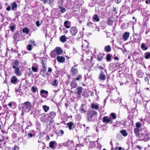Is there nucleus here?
<instances>
[{"instance_id":"6ab92c4d","label":"nucleus","mask_w":150,"mask_h":150,"mask_svg":"<svg viewBox=\"0 0 150 150\" xmlns=\"http://www.w3.org/2000/svg\"><path fill=\"white\" fill-rule=\"evenodd\" d=\"M56 142L55 141H51L49 143V147L51 149H55L56 147H54V145L55 144Z\"/></svg>"},{"instance_id":"864d4df0","label":"nucleus","mask_w":150,"mask_h":150,"mask_svg":"<svg viewBox=\"0 0 150 150\" xmlns=\"http://www.w3.org/2000/svg\"><path fill=\"white\" fill-rule=\"evenodd\" d=\"M82 78V76L81 75H80L78 77H76V79H75V80H79L80 79H81Z\"/></svg>"},{"instance_id":"603ef678","label":"nucleus","mask_w":150,"mask_h":150,"mask_svg":"<svg viewBox=\"0 0 150 150\" xmlns=\"http://www.w3.org/2000/svg\"><path fill=\"white\" fill-rule=\"evenodd\" d=\"M57 80L56 79H55L54 80L53 83L52 84V85L54 86H56L57 85V83H56L57 82Z\"/></svg>"},{"instance_id":"4c0bfd02","label":"nucleus","mask_w":150,"mask_h":150,"mask_svg":"<svg viewBox=\"0 0 150 150\" xmlns=\"http://www.w3.org/2000/svg\"><path fill=\"white\" fill-rule=\"evenodd\" d=\"M91 107L93 109H95L96 110L99 107V106L97 104L94 105V104H92L91 105Z\"/></svg>"},{"instance_id":"b1692460","label":"nucleus","mask_w":150,"mask_h":150,"mask_svg":"<svg viewBox=\"0 0 150 150\" xmlns=\"http://www.w3.org/2000/svg\"><path fill=\"white\" fill-rule=\"evenodd\" d=\"M11 9L13 10H16L17 6V4L15 3H12L11 4Z\"/></svg>"},{"instance_id":"8fccbe9b","label":"nucleus","mask_w":150,"mask_h":150,"mask_svg":"<svg viewBox=\"0 0 150 150\" xmlns=\"http://www.w3.org/2000/svg\"><path fill=\"white\" fill-rule=\"evenodd\" d=\"M19 148V147L16 145H15L12 150H18Z\"/></svg>"},{"instance_id":"473e14b6","label":"nucleus","mask_w":150,"mask_h":150,"mask_svg":"<svg viewBox=\"0 0 150 150\" xmlns=\"http://www.w3.org/2000/svg\"><path fill=\"white\" fill-rule=\"evenodd\" d=\"M144 135V132L142 133V132H140L139 134H136V137L137 138H141L143 137V136Z\"/></svg>"},{"instance_id":"f257e3e1","label":"nucleus","mask_w":150,"mask_h":150,"mask_svg":"<svg viewBox=\"0 0 150 150\" xmlns=\"http://www.w3.org/2000/svg\"><path fill=\"white\" fill-rule=\"evenodd\" d=\"M22 105V108L23 112H28L31 110L32 104L29 101L25 102Z\"/></svg>"},{"instance_id":"412c9836","label":"nucleus","mask_w":150,"mask_h":150,"mask_svg":"<svg viewBox=\"0 0 150 150\" xmlns=\"http://www.w3.org/2000/svg\"><path fill=\"white\" fill-rule=\"evenodd\" d=\"M8 105L9 108H14L16 105V103L14 102H11L8 104Z\"/></svg>"},{"instance_id":"6e6552de","label":"nucleus","mask_w":150,"mask_h":150,"mask_svg":"<svg viewBox=\"0 0 150 150\" xmlns=\"http://www.w3.org/2000/svg\"><path fill=\"white\" fill-rule=\"evenodd\" d=\"M106 78V76L104 74V71H103L101 70L100 71V76L99 77V79L101 81H104L105 80Z\"/></svg>"},{"instance_id":"ddd939ff","label":"nucleus","mask_w":150,"mask_h":150,"mask_svg":"<svg viewBox=\"0 0 150 150\" xmlns=\"http://www.w3.org/2000/svg\"><path fill=\"white\" fill-rule=\"evenodd\" d=\"M55 49V51L56 52L57 55H60L62 52L63 50L60 47H56Z\"/></svg>"},{"instance_id":"a19ab883","label":"nucleus","mask_w":150,"mask_h":150,"mask_svg":"<svg viewBox=\"0 0 150 150\" xmlns=\"http://www.w3.org/2000/svg\"><path fill=\"white\" fill-rule=\"evenodd\" d=\"M42 107L43 108V109L44 110L45 112H47L48 110L49 109V107L47 106L46 105H43Z\"/></svg>"},{"instance_id":"c85d7f7f","label":"nucleus","mask_w":150,"mask_h":150,"mask_svg":"<svg viewBox=\"0 0 150 150\" xmlns=\"http://www.w3.org/2000/svg\"><path fill=\"white\" fill-rule=\"evenodd\" d=\"M110 117H111V119H112V120L115 119L117 117L116 115L114 113H111L110 115Z\"/></svg>"},{"instance_id":"aec40b11","label":"nucleus","mask_w":150,"mask_h":150,"mask_svg":"<svg viewBox=\"0 0 150 150\" xmlns=\"http://www.w3.org/2000/svg\"><path fill=\"white\" fill-rule=\"evenodd\" d=\"M59 39L60 41L64 43L67 41L66 37L64 35L60 36Z\"/></svg>"},{"instance_id":"39448f33","label":"nucleus","mask_w":150,"mask_h":150,"mask_svg":"<svg viewBox=\"0 0 150 150\" xmlns=\"http://www.w3.org/2000/svg\"><path fill=\"white\" fill-rule=\"evenodd\" d=\"M103 122L104 123H109L110 124H112L113 123L112 119H111V117H109L108 116H104L103 118Z\"/></svg>"},{"instance_id":"5701e85b","label":"nucleus","mask_w":150,"mask_h":150,"mask_svg":"<svg viewBox=\"0 0 150 150\" xmlns=\"http://www.w3.org/2000/svg\"><path fill=\"white\" fill-rule=\"evenodd\" d=\"M87 25L91 28H94L96 26L95 23L91 22H88L87 23Z\"/></svg>"},{"instance_id":"423d86ee","label":"nucleus","mask_w":150,"mask_h":150,"mask_svg":"<svg viewBox=\"0 0 150 150\" xmlns=\"http://www.w3.org/2000/svg\"><path fill=\"white\" fill-rule=\"evenodd\" d=\"M12 67L13 69H15L14 71L17 76H20L22 74L20 71V68L18 67H16L14 66Z\"/></svg>"},{"instance_id":"a18cd8bd","label":"nucleus","mask_w":150,"mask_h":150,"mask_svg":"<svg viewBox=\"0 0 150 150\" xmlns=\"http://www.w3.org/2000/svg\"><path fill=\"white\" fill-rule=\"evenodd\" d=\"M32 46L31 45H29L27 46V49L29 51H30L32 50Z\"/></svg>"},{"instance_id":"7c9ffc66","label":"nucleus","mask_w":150,"mask_h":150,"mask_svg":"<svg viewBox=\"0 0 150 150\" xmlns=\"http://www.w3.org/2000/svg\"><path fill=\"white\" fill-rule=\"evenodd\" d=\"M32 70L35 72H36L38 71V66H32L31 68Z\"/></svg>"},{"instance_id":"f03ea898","label":"nucleus","mask_w":150,"mask_h":150,"mask_svg":"<svg viewBox=\"0 0 150 150\" xmlns=\"http://www.w3.org/2000/svg\"><path fill=\"white\" fill-rule=\"evenodd\" d=\"M87 119L88 121H91L92 117L94 115H97L96 111L94 110H89L87 113Z\"/></svg>"},{"instance_id":"37998d69","label":"nucleus","mask_w":150,"mask_h":150,"mask_svg":"<svg viewBox=\"0 0 150 150\" xmlns=\"http://www.w3.org/2000/svg\"><path fill=\"white\" fill-rule=\"evenodd\" d=\"M139 129L137 128H135L134 130V133L135 134L136 136V134H138L139 133Z\"/></svg>"},{"instance_id":"9b49d317","label":"nucleus","mask_w":150,"mask_h":150,"mask_svg":"<svg viewBox=\"0 0 150 150\" xmlns=\"http://www.w3.org/2000/svg\"><path fill=\"white\" fill-rule=\"evenodd\" d=\"M18 81V79L16 76H13L11 78V82L13 84H16Z\"/></svg>"},{"instance_id":"393cba45","label":"nucleus","mask_w":150,"mask_h":150,"mask_svg":"<svg viewBox=\"0 0 150 150\" xmlns=\"http://www.w3.org/2000/svg\"><path fill=\"white\" fill-rule=\"evenodd\" d=\"M57 53L54 50H53L50 53V56L52 58H54L56 57L57 55Z\"/></svg>"},{"instance_id":"6e6d98bb","label":"nucleus","mask_w":150,"mask_h":150,"mask_svg":"<svg viewBox=\"0 0 150 150\" xmlns=\"http://www.w3.org/2000/svg\"><path fill=\"white\" fill-rule=\"evenodd\" d=\"M145 47V46L144 43H143L142 44L141 46V47L142 49L143 50H144V48Z\"/></svg>"},{"instance_id":"774afa93","label":"nucleus","mask_w":150,"mask_h":150,"mask_svg":"<svg viewBox=\"0 0 150 150\" xmlns=\"http://www.w3.org/2000/svg\"><path fill=\"white\" fill-rule=\"evenodd\" d=\"M115 67H117L118 66L119 64L117 63H115Z\"/></svg>"},{"instance_id":"3c124183","label":"nucleus","mask_w":150,"mask_h":150,"mask_svg":"<svg viewBox=\"0 0 150 150\" xmlns=\"http://www.w3.org/2000/svg\"><path fill=\"white\" fill-rule=\"evenodd\" d=\"M97 67L100 70H103L104 69L101 66L99 65V64H97Z\"/></svg>"},{"instance_id":"c03bdc74","label":"nucleus","mask_w":150,"mask_h":150,"mask_svg":"<svg viewBox=\"0 0 150 150\" xmlns=\"http://www.w3.org/2000/svg\"><path fill=\"white\" fill-rule=\"evenodd\" d=\"M111 56L109 54H108L107 55L106 59L108 61H110L111 59Z\"/></svg>"},{"instance_id":"f704fd0d","label":"nucleus","mask_w":150,"mask_h":150,"mask_svg":"<svg viewBox=\"0 0 150 150\" xmlns=\"http://www.w3.org/2000/svg\"><path fill=\"white\" fill-rule=\"evenodd\" d=\"M78 91L77 92V93L79 95L81 94L82 92V88L81 87H79L77 88Z\"/></svg>"},{"instance_id":"bf43d9fd","label":"nucleus","mask_w":150,"mask_h":150,"mask_svg":"<svg viewBox=\"0 0 150 150\" xmlns=\"http://www.w3.org/2000/svg\"><path fill=\"white\" fill-rule=\"evenodd\" d=\"M69 141V140H68L66 142H64L63 143V144L65 146H67V143Z\"/></svg>"},{"instance_id":"69168bd1","label":"nucleus","mask_w":150,"mask_h":150,"mask_svg":"<svg viewBox=\"0 0 150 150\" xmlns=\"http://www.w3.org/2000/svg\"><path fill=\"white\" fill-rule=\"evenodd\" d=\"M60 133L61 134H63L64 133V131L62 130H61L60 131Z\"/></svg>"},{"instance_id":"0eeeda50","label":"nucleus","mask_w":150,"mask_h":150,"mask_svg":"<svg viewBox=\"0 0 150 150\" xmlns=\"http://www.w3.org/2000/svg\"><path fill=\"white\" fill-rule=\"evenodd\" d=\"M78 32L77 28L75 27H72L70 29V33L73 36H75L76 35Z\"/></svg>"},{"instance_id":"2f4dec72","label":"nucleus","mask_w":150,"mask_h":150,"mask_svg":"<svg viewBox=\"0 0 150 150\" xmlns=\"http://www.w3.org/2000/svg\"><path fill=\"white\" fill-rule=\"evenodd\" d=\"M145 58L146 59H148L150 58V52H147L144 54Z\"/></svg>"},{"instance_id":"ea45409f","label":"nucleus","mask_w":150,"mask_h":150,"mask_svg":"<svg viewBox=\"0 0 150 150\" xmlns=\"http://www.w3.org/2000/svg\"><path fill=\"white\" fill-rule=\"evenodd\" d=\"M16 27V25L15 24H14L10 26V29L11 31L13 32L14 30L15 29Z\"/></svg>"},{"instance_id":"7ed1b4c3","label":"nucleus","mask_w":150,"mask_h":150,"mask_svg":"<svg viewBox=\"0 0 150 150\" xmlns=\"http://www.w3.org/2000/svg\"><path fill=\"white\" fill-rule=\"evenodd\" d=\"M141 131H144L145 133V135L142 138L141 140H144V141H149L150 139V137L149 136L150 135V134L147 131L145 130V129H144V128L143 129H141Z\"/></svg>"},{"instance_id":"f8f14e48","label":"nucleus","mask_w":150,"mask_h":150,"mask_svg":"<svg viewBox=\"0 0 150 150\" xmlns=\"http://www.w3.org/2000/svg\"><path fill=\"white\" fill-rule=\"evenodd\" d=\"M77 85V84L75 80L74 79H73L71 82L70 86L71 87V89L76 87Z\"/></svg>"},{"instance_id":"dca6fc26","label":"nucleus","mask_w":150,"mask_h":150,"mask_svg":"<svg viewBox=\"0 0 150 150\" xmlns=\"http://www.w3.org/2000/svg\"><path fill=\"white\" fill-rule=\"evenodd\" d=\"M77 65L73 66L72 67L71 69V73L74 75L76 74L78 72V70L77 69L75 68V67Z\"/></svg>"},{"instance_id":"f3484780","label":"nucleus","mask_w":150,"mask_h":150,"mask_svg":"<svg viewBox=\"0 0 150 150\" xmlns=\"http://www.w3.org/2000/svg\"><path fill=\"white\" fill-rule=\"evenodd\" d=\"M43 4H45L47 3L51 5L54 0H40Z\"/></svg>"},{"instance_id":"680f3d73","label":"nucleus","mask_w":150,"mask_h":150,"mask_svg":"<svg viewBox=\"0 0 150 150\" xmlns=\"http://www.w3.org/2000/svg\"><path fill=\"white\" fill-rule=\"evenodd\" d=\"M52 69L51 68H50V67H48V71L49 72H50L52 71Z\"/></svg>"},{"instance_id":"79ce46f5","label":"nucleus","mask_w":150,"mask_h":150,"mask_svg":"<svg viewBox=\"0 0 150 150\" xmlns=\"http://www.w3.org/2000/svg\"><path fill=\"white\" fill-rule=\"evenodd\" d=\"M85 106V105L83 104H82L81 105V106L80 108V110L83 111L84 113L86 112V111L85 110L84 108H83V107Z\"/></svg>"},{"instance_id":"e433bc0d","label":"nucleus","mask_w":150,"mask_h":150,"mask_svg":"<svg viewBox=\"0 0 150 150\" xmlns=\"http://www.w3.org/2000/svg\"><path fill=\"white\" fill-rule=\"evenodd\" d=\"M31 90L33 93H35L38 90V88L34 86H33L31 87Z\"/></svg>"},{"instance_id":"1a4fd4ad","label":"nucleus","mask_w":150,"mask_h":150,"mask_svg":"<svg viewBox=\"0 0 150 150\" xmlns=\"http://www.w3.org/2000/svg\"><path fill=\"white\" fill-rule=\"evenodd\" d=\"M130 33L128 32L124 33L122 36V38L124 41L127 40L129 37Z\"/></svg>"},{"instance_id":"2eb2a0df","label":"nucleus","mask_w":150,"mask_h":150,"mask_svg":"<svg viewBox=\"0 0 150 150\" xmlns=\"http://www.w3.org/2000/svg\"><path fill=\"white\" fill-rule=\"evenodd\" d=\"M57 59L58 62L63 63L65 60L64 57L62 56H57Z\"/></svg>"},{"instance_id":"cd10ccee","label":"nucleus","mask_w":150,"mask_h":150,"mask_svg":"<svg viewBox=\"0 0 150 150\" xmlns=\"http://www.w3.org/2000/svg\"><path fill=\"white\" fill-rule=\"evenodd\" d=\"M120 133L124 137H126L127 135V133L126 130L123 129L120 131Z\"/></svg>"},{"instance_id":"13d9d810","label":"nucleus","mask_w":150,"mask_h":150,"mask_svg":"<svg viewBox=\"0 0 150 150\" xmlns=\"http://www.w3.org/2000/svg\"><path fill=\"white\" fill-rule=\"evenodd\" d=\"M33 136V134L31 133H29L28 134V136L29 138L32 137Z\"/></svg>"},{"instance_id":"a211bd4d","label":"nucleus","mask_w":150,"mask_h":150,"mask_svg":"<svg viewBox=\"0 0 150 150\" xmlns=\"http://www.w3.org/2000/svg\"><path fill=\"white\" fill-rule=\"evenodd\" d=\"M64 26L67 28H69L71 26V23L69 21H66L64 23Z\"/></svg>"},{"instance_id":"4468645a","label":"nucleus","mask_w":150,"mask_h":150,"mask_svg":"<svg viewBox=\"0 0 150 150\" xmlns=\"http://www.w3.org/2000/svg\"><path fill=\"white\" fill-rule=\"evenodd\" d=\"M104 55L102 54H100L97 55L96 59L99 62L101 61L103 59Z\"/></svg>"},{"instance_id":"c9c22d12","label":"nucleus","mask_w":150,"mask_h":150,"mask_svg":"<svg viewBox=\"0 0 150 150\" xmlns=\"http://www.w3.org/2000/svg\"><path fill=\"white\" fill-rule=\"evenodd\" d=\"M59 8L60 11L62 13H63L66 11V8L61 6L59 7Z\"/></svg>"},{"instance_id":"58836bf2","label":"nucleus","mask_w":150,"mask_h":150,"mask_svg":"<svg viewBox=\"0 0 150 150\" xmlns=\"http://www.w3.org/2000/svg\"><path fill=\"white\" fill-rule=\"evenodd\" d=\"M29 29L27 27H25L23 30V32L25 33L26 34H28L29 33Z\"/></svg>"},{"instance_id":"c756f323","label":"nucleus","mask_w":150,"mask_h":150,"mask_svg":"<svg viewBox=\"0 0 150 150\" xmlns=\"http://www.w3.org/2000/svg\"><path fill=\"white\" fill-rule=\"evenodd\" d=\"M93 20L97 22H98L100 20V19L97 14H94L93 16Z\"/></svg>"},{"instance_id":"4be33fe9","label":"nucleus","mask_w":150,"mask_h":150,"mask_svg":"<svg viewBox=\"0 0 150 150\" xmlns=\"http://www.w3.org/2000/svg\"><path fill=\"white\" fill-rule=\"evenodd\" d=\"M12 64H13L12 67L15 66V67H18V66L19 65V62L17 60H14Z\"/></svg>"},{"instance_id":"72a5a7b5","label":"nucleus","mask_w":150,"mask_h":150,"mask_svg":"<svg viewBox=\"0 0 150 150\" xmlns=\"http://www.w3.org/2000/svg\"><path fill=\"white\" fill-rule=\"evenodd\" d=\"M56 115V113L54 112H52L49 114V117L53 118Z\"/></svg>"},{"instance_id":"5fc2aeb1","label":"nucleus","mask_w":150,"mask_h":150,"mask_svg":"<svg viewBox=\"0 0 150 150\" xmlns=\"http://www.w3.org/2000/svg\"><path fill=\"white\" fill-rule=\"evenodd\" d=\"M36 23L37 26L38 27L40 26V21H36Z\"/></svg>"},{"instance_id":"e2e57ef3","label":"nucleus","mask_w":150,"mask_h":150,"mask_svg":"<svg viewBox=\"0 0 150 150\" xmlns=\"http://www.w3.org/2000/svg\"><path fill=\"white\" fill-rule=\"evenodd\" d=\"M137 147L138 148H139L140 150L142 149V147L141 146H139V145H137Z\"/></svg>"},{"instance_id":"052dcab7","label":"nucleus","mask_w":150,"mask_h":150,"mask_svg":"<svg viewBox=\"0 0 150 150\" xmlns=\"http://www.w3.org/2000/svg\"><path fill=\"white\" fill-rule=\"evenodd\" d=\"M6 9L8 11H9L11 10V7L10 6H9L6 8Z\"/></svg>"},{"instance_id":"de8ad7c7","label":"nucleus","mask_w":150,"mask_h":150,"mask_svg":"<svg viewBox=\"0 0 150 150\" xmlns=\"http://www.w3.org/2000/svg\"><path fill=\"white\" fill-rule=\"evenodd\" d=\"M46 67L45 64H44L43 66V67L42 69V71L43 72H45L46 71Z\"/></svg>"},{"instance_id":"bb28decb","label":"nucleus","mask_w":150,"mask_h":150,"mask_svg":"<svg viewBox=\"0 0 150 150\" xmlns=\"http://www.w3.org/2000/svg\"><path fill=\"white\" fill-rule=\"evenodd\" d=\"M104 50L105 51L107 52H109L111 50L110 47L109 45H108L105 47Z\"/></svg>"},{"instance_id":"4d7b16f0","label":"nucleus","mask_w":150,"mask_h":150,"mask_svg":"<svg viewBox=\"0 0 150 150\" xmlns=\"http://www.w3.org/2000/svg\"><path fill=\"white\" fill-rule=\"evenodd\" d=\"M30 43L32 45L35 46V42L34 41L30 40Z\"/></svg>"},{"instance_id":"09e8293b","label":"nucleus","mask_w":150,"mask_h":150,"mask_svg":"<svg viewBox=\"0 0 150 150\" xmlns=\"http://www.w3.org/2000/svg\"><path fill=\"white\" fill-rule=\"evenodd\" d=\"M136 126L137 128H139L141 126V123L140 122H137L136 123Z\"/></svg>"},{"instance_id":"20e7f679","label":"nucleus","mask_w":150,"mask_h":150,"mask_svg":"<svg viewBox=\"0 0 150 150\" xmlns=\"http://www.w3.org/2000/svg\"><path fill=\"white\" fill-rule=\"evenodd\" d=\"M13 37L15 41V44H16L15 46L18 49V47L16 46V44L18 42L21 40L20 35L18 34V32H16L15 33L13 34Z\"/></svg>"},{"instance_id":"338daca9","label":"nucleus","mask_w":150,"mask_h":150,"mask_svg":"<svg viewBox=\"0 0 150 150\" xmlns=\"http://www.w3.org/2000/svg\"><path fill=\"white\" fill-rule=\"evenodd\" d=\"M122 125H124V126H125L126 125V122L125 121H123V123H122Z\"/></svg>"},{"instance_id":"9d476101","label":"nucleus","mask_w":150,"mask_h":150,"mask_svg":"<svg viewBox=\"0 0 150 150\" xmlns=\"http://www.w3.org/2000/svg\"><path fill=\"white\" fill-rule=\"evenodd\" d=\"M48 93V91L44 90H42L40 91V95L42 97L45 98L46 97Z\"/></svg>"},{"instance_id":"a878e982","label":"nucleus","mask_w":150,"mask_h":150,"mask_svg":"<svg viewBox=\"0 0 150 150\" xmlns=\"http://www.w3.org/2000/svg\"><path fill=\"white\" fill-rule=\"evenodd\" d=\"M74 124L71 122H69L68 123H67V125L68 126L70 130H71L73 129V128L72 127V126Z\"/></svg>"},{"instance_id":"49530a36","label":"nucleus","mask_w":150,"mask_h":150,"mask_svg":"<svg viewBox=\"0 0 150 150\" xmlns=\"http://www.w3.org/2000/svg\"><path fill=\"white\" fill-rule=\"evenodd\" d=\"M108 24L109 25H112L113 23V21L112 20H108L107 21Z\"/></svg>"},{"instance_id":"0e129e2a","label":"nucleus","mask_w":150,"mask_h":150,"mask_svg":"<svg viewBox=\"0 0 150 150\" xmlns=\"http://www.w3.org/2000/svg\"><path fill=\"white\" fill-rule=\"evenodd\" d=\"M96 28V29H98V30L97 31H100V28L98 26H96L95 27Z\"/></svg>"}]
</instances>
